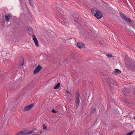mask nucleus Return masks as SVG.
<instances>
[{"label":"nucleus","mask_w":135,"mask_h":135,"mask_svg":"<svg viewBox=\"0 0 135 135\" xmlns=\"http://www.w3.org/2000/svg\"><path fill=\"white\" fill-rule=\"evenodd\" d=\"M35 129H32L30 131H28L27 130H25L21 131L17 133L16 134V135H26L30 134L32 133Z\"/></svg>","instance_id":"f257e3e1"},{"label":"nucleus","mask_w":135,"mask_h":135,"mask_svg":"<svg viewBox=\"0 0 135 135\" xmlns=\"http://www.w3.org/2000/svg\"><path fill=\"white\" fill-rule=\"evenodd\" d=\"M80 98V94L79 92L77 93L76 94V100H75V103L76 104V106L77 107L79 105V104L80 102V99H79Z\"/></svg>","instance_id":"f03ea898"},{"label":"nucleus","mask_w":135,"mask_h":135,"mask_svg":"<svg viewBox=\"0 0 135 135\" xmlns=\"http://www.w3.org/2000/svg\"><path fill=\"white\" fill-rule=\"evenodd\" d=\"M94 16L98 19H100L103 17L102 13L100 11H97Z\"/></svg>","instance_id":"7ed1b4c3"},{"label":"nucleus","mask_w":135,"mask_h":135,"mask_svg":"<svg viewBox=\"0 0 135 135\" xmlns=\"http://www.w3.org/2000/svg\"><path fill=\"white\" fill-rule=\"evenodd\" d=\"M42 67L40 65H38L36 67V68L33 71V73L36 74L37 73L42 69Z\"/></svg>","instance_id":"20e7f679"},{"label":"nucleus","mask_w":135,"mask_h":135,"mask_svg":"<svg viewBox=\"0 0 135 135\" xmlns=\"http://www.w3.org/2000/svg\"><path fill=\"white\" fill-rule=\"evenodd\" d=\"M120 16L124 20L129 22H131V20L130 19L127 18L126 16L124 15L122 13H120Z\"/></svg>","instance_id":"39448f33"},{"label":"nucleus","mask_w":135,"mask_h":135,"mask_svg":"<svg viewBox=\"0 0 135 135\" xmlns=\"http://www.w3.org/2000/svg\"><path fill=\"white\" fill-rule=\"evenodd\" d=\"M33 106V104H30L29 105H27L23 109V111H28Z\"/></svg>","instance_id":"423d86ee"},{"label":"nucleus","mask_w":135,"mask_h":135,"mask_svg":"<svg viewBox=\"0 0 135 135\" xmlns=\"http://www.w3.org/2000/svg\"><path fill=\"white\" fill-rule=\"evenodd\" d=\"M32 37L33 40L35 43L36 46L37 47H38L39 46L38 42L35 35L33 34L32 36Z\"/></svg>","instance_id":"0eeeda50"},{"label":"nucleus","mask_w":135,"mask_h":135,"mask_svg":"<svg viewBox=\"0 0 135 135\" xmlns=\"http://www.w3.org/2000/svg\"><path fill=\"white\" fill-rule=\"evenodd\" d=\"M77 46L79 48H84L85 47V45L81 42H78L77 44Z\"/></svg>","instance_id":"6e6552de"},{"label":"nucleus","mask_w":135,"mask_h":135,"mask_svg":"<svg viewBox=\"0 0 135 135\" xmlns=\"http://www.w3.org/2000/svg\"><path fill=\"white\" fill-rule=\"evenodd\" d=\"M121 71L118 69H115L113 72V74L114 75H117L120 74Z\"/></svg>","instance_id":"1a4fd4ad"},{"label":"nucleus","mask_w":135,"mask_h":135,"mask_svg":"<svg viewBox=\"0 0 135 135\" xmlns=\"http://www.w3.org/2000/svg\"><path fill=\"white\" fill-rule=\"evenodd\" d=\"M5 17L7 21L8 22L11 18V15L10 14L5 15Z\"/></svg>","instance_id":"9d476101"},{"label":"nucleus","mask_w":135,"mask_h":135,"mask_svg":"<svg viewBox=\"0 0 135 135\" xmlns=\"http://www.w3.org/2000/svg\"><path fill=\"white\" fill-rule=\"evenodd\" d=\"M91 11L92 13L94 15H95L97 11V9L95 8H92L91 9Z\"/></svg>","instance_id":"9b49d317"},{"label":"nucleus","mask_w":135,"mask_h":135,"mask_svg":"<svg viewBox=\"0 0 135 135\" xmlns=\"http://www.w3.org/2000/svg\"><path fill=\"white\" fill-rule=\"evenodd\" d=\"M24 59H22L21 60V63L20 64V66H19L18 67V68H21V66H22L24 64Z\"/></svg>","instance_id":"f8f14e48"},{"label":"nucleus","mask_w":135,"mask_h":135,"mask_svg":"<svg viewBox=\"0 0 135 135\" xmlns=\"http://www.w3.org/2000/svg\"><path fill=\"white\" fill-rule=\"evenodd\" d=\"M60 85V84L59 83L54 87V89H57Z\"/></svg>","instance_id":"ddd939ff"},{"label":"nucleus","mask_w":135,"mask_h":135,"mask_svg":"<svg viewBox=\"0 0 135 135\" xmlns=\"http://www.w3.org/2000/svg\"><path fill=\"white\" fill-rule=\"evenodd\" d=\"M29 2L30 4L32 7H33L34 5L32 1L31 0H29Z\"/></svg>","instance_id":"4468645a"},{"label":"nucleus","mask_w":135,"mask_h":135,"mask_svg":"<svg viewBox=\"0 0 135 135\" xmlns=\"http://www.w3.org/2000/svg\"><path fill=\"white\" fill-rule=\"evenodd\" d=\"M134 131H132L126 134V135H131L134 133Z\"/></svg>","instance_id":"2eb2a0df"},{"label":"nucleus","mask_w":135,"mask_h":135,"mask_svg":"<svg viewBox=\"0 0 135 135\" xmlns=\"http://www.w3.org/2000/svg\"><path fill=\"white\" fill-rule=\"evenodd\" d=\"M107 56L109 57H112V54H108L107 55Z\"/></svg>","instance_id":"dca6fc26"},{"label":"nucleus","mask_w":135,"mask_h":135,"mask_svg":"<svg viewBox=\"0 0 135 135\" xmlns=\"http://www.w3.org/2000/svg\"><path fill=\"white\" fill-rule=\"evenodd\" d=\"M112 81H113V85H115L116 84V82L115 80H112Z\"/></svg>","instance_id":"f3484780"},{"label":"nucleus","mask_w":135,"mask_h":135,"mask_svg":"<svg viewBox=\"0 0 135 135\" xmlns=\"http://www.w3.org/2000/svg\"><path fill=\"white\" fill-rule=\"evenodd\" d=\"M28 30L29 31H30V32L31 33H32L33 32L31 28H28Z\"/></svg>","instance_id":"a211bd4d"},{"label":"nucleus","mask_w":135,"mask_h":135,"mask_svg":"<svg viewBox=\"0 0 135 135\" xmlns=\"http://www.w3.org/2000/svg\"><path fill=\"white\" fill-rule=\"evenodd\" d=\"M47 127L44 124L43 126V129H46Z\"/></svg>","instance_id":"6ab92c4d"},{"label":"nucleus","mask_w":135,"mask_h":135,"mask_svg":"<svg viewBox=\"0 0 135 135\" xmlns=\"http://www.w3.org/2000/svg\"><path fill=\"white\" fill-rule=\"evenodd\" d=\"M52 112L54 113H56L57 112V111L55 110L54 109H53L52 111Z\"/></svg>","instance_id":"aec40b11"},{"label":"nucleus","mask_w":135,"mask_h":135,"mask_svg":"<svg viewBox=\"0 0 135 135\" xmlns=\"http://www.w3.org/2000/svg\"><path fill=\"white\" fill-rule=\"evenodd\" d=\"M66 93H69V95H70V96H71V93H70V92H69L68 91H66Z\"/></svg>","instance_id":"412c9836"},{"label":"nucleus","mask_w":135,"mask_h":135,"mask_svg":"<svg viewBox=\"0 0 135 135\" xmlns=\"http://www.w3.org/2000/svg\"><path fill=\"white\" fill-rule=\"evenodd\" d=\"M96 109L95 108H94L93 110V112H95L96 111Z\"/></svg>","instance_id":"4be33fe9"},{"label":"nucleus","mask_w":135,"mask_h":135,"mask_svg":"<svg viewBox=\"0 0 135 135\" xmlns=\"http://www.w3.org/2000/svg\"><path fill=\"white\" fill-rule=\"evenodd\" d=\"M38 131L40 133V134H41L42 133V131L41 130H38Z\"/></svg>","instance_id":"5701e85b"},{"label":"nucleus","mask_w":135,"mask_h":135,"mask_svg":"<svg viewBox=\"0 0 135 135\" xmlns=\"http://www.w3.org/2000/svg\"><path fill=\"white\" fill-rule=\"evenodd\" d=\"M126 89V88H123V89L124 90Z\"/></svg>","instance_id":"b1692460"},{"label":"nucleus","mask_w":135,"mask_h":135,"mask_svg":"<svg viewBox=\"0 0 135 135\" xmlns=\"http://www.w3.org/2000/svg\"><path fill=\"white\" fill-rule=\"evenodd\" d=\"M73 40H75L74 38H73Z\"/></svg>","instance_id":"393cba45"}]
</instances>
